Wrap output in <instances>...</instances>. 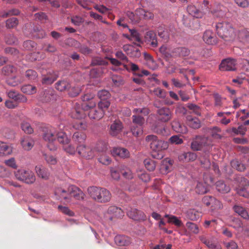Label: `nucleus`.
<instances>
[{"label":"nucleus","mask_w":249,"mask_h":249,"mask_svg":"<svg viewBox=\"0 0 249 249\" xmlns=\"http://www.w3.org/2000/svg\"><path fill=\"white\" fill-rule=\"evenodd\" d=\"M15 176L17 179L27 184H32L36 180L34 174L30 170L19 169L15 172Z\"/></svg>","instance_id":"nucleus-6"},{"label":"nucleus","mask_w":249,"mask_h":249,"mask_svg":"<svg viewBox=\"0 0 249 249\" xmlns=\"http://www.w3.org/2000/svg\"><path fill=\"white\" fill-rule=\"evenodd\" d=\"M204 243L209 249H222L220 244H214L212 241H205Z\"/></svg>","instance_id":"nucleus-64"},{"label":"nucleus","mask_w":249,"mask_h":249,"mask_svg":"<svg viewBox=\"0 0 249 249\" xmlns=\"http://www.w3.org/2000/svg\"><path fill=\"white\" fill-rule=\"evenodd\" d=\"M175 56H187L190 54V51L185 47H178L174 49L172 51Z\"/></svg>","instance_id":"nucleus-34"},{"label":"nucleus","mask_w":249,"mask_h":249,"mask_svg":"<svg viewBox=\"0 0 249 249\" xmlns=\"http://www.w3.org/2000/svg\"><path fill=\"white\" fill-rule=\"evenodd\" d=\"M110 105V103L107 100H101L98 104V108L103 111L105 113V111L108 109Z\"/></svg>","instance_id":"nucleus-53"},{"label":"nucleus","mask_w":249,"mask_h":249,"mask_svg":"<svg viewBox=\"0 0 249 249\" xmlns=\"http://www.w3.org/2000/svg\"><path fill=\"white\" fill-rule=\"evenodd\" d=\"M89 109L90 111L89 113V116L91 119L99 120L102 119L105 115L104 111L102 110H100L98 108H95L92 107Z\"/></svg>","instance_id":"nucleus-24"},{"label":"nucleus","mask_w":249,"mask_h":249,"mask_svg":"<svg viewBox=\"0 0 249 249\" xmlns=\"http://www.w3.org/2000/svg\"><path fill=\"white\" fill-rule=\"evenodd\" d=\"M133 113L136 115H140L142 114L143 116H147L150 113V110L147 107L137 108L133 110Z\"/></svg>","instance_id":"nucleus-55"},{"label":"nucleus","mask_w":249,"mask_h":249,"mask_svg":"<svg viewBox=\"0 0 249 249\" xmlns=\"http://www.w3.org/2000/svg\"><path fill=\"white\" fill-rule=\"evenodd\" d=\"M55 88L61 92L68 90L70 88V84L66 80H60L55 83Z\"/></svg>","instance_id":"nucleus-33"},{"label":"nucleus","mask_w":249,"mask_h":249,"mask_svg":"<svg viewBox=\"0 0 249 249\" xmlns=\"http://www.w3.org/2000/svg\"><path fill=\"white\" fill-rule=\"evenodd\" d=\"M132 119L133 123L137 124L139 126L142 127L145 122L144 117L141 115H134L132 116Z\"/></svg>","instance_id":"nucleus-47"},{"label":"nucleus","mask_w":249,"mask_h":249,"mask_svg":"<svg viewBox=\"0 0 249 249\" xmlns=\"http://www.w3.org/2000/svg\"><path fill=\"white\" fill-rule=\"evenodd\" d=\"M22 129L26 133L31 134L34 130L30 124L27 122H23L21 124Z\"/></svg>","instance_id":"nucleus-62"},{"label":"nucleus","mask_w":249,"mask_h":249,"mask_svg":"<svg viewBox=\"0 0 249 249\" xmlns=\"http://www.w3.org/2000/svg\"><path fill=\"white\" fill-rule=\"evenodd\" d=\"M186 124L190 127L197 129L201 126V121L197 117L191 115L186 116Z\"/></svg>","instance_id":"nucleus-19"},{"label":"nucleus","mask_w":249,"mask_h":249,"mask_svg":"<svg viewBox=\"0 0 249 249\" xmlns=\"http://www.w3.org/2000/svg\"><path fill=\"white\" fill-rule=\"evenodd\" d=\"M123 128L122 123L118 120L115 121L110 125L109 133L113 136H117Z\"/></svg>","instance_id":"nucleus-20"},{"label":"nucleus","mask_w":249,"mask_h":249,"mask_svg":"<svg viewBox=\"0 0 249 249\" xmlns=\"http://www.w3.org/2000/svg\"><path fill=\"white\" fill-rule=\"evenodd\" d=\"M237 180L239 183L238 185L240 187H244V189H248L249 186V181L248 179L243 177H238Z\"/></svg>","instance_id":"nucleus-54"},{"label":"nucleus","mask_w":249,"mask_h":249,"mask_svg":"<svg viewBox=\"0 0 249 249\" xmlns=\"http://www.w3.org/2000/svg\"><path fill=\"white\" fill-rule=\"evenodd\" d=\"M18 24V20L16 18H12L6 21V27L8 29L16 28Z\"/></svg>","instance_id":"nucleus-48"},{"label":"nucleus","mask_w":249,"mask_h":249,"mask_svg":"<svg viewBox=\"0 0 249 249\" xmlns=\"http://www.w3.org/2000/svg\"><path fill=\"white\" fill-rule=\"evenodd\" d=\"M145 41L154 48L158 47V43L156 33L153 31H149L145 33Z\"/></svg>","instance_id":"nucleus-15"},{"label":"nucleus","mask_w":249,"mask_h":249,"mask_svg":"<svg viewBox=\"0 0 249 249\" xmlns=\"http://www.w3.org/2000/svg\"><path fill=\"white\" fill-rule=\"evenodd\" d=\"M237 62L235 59L227 58L222 60L219 66L221 71H234L236 70Z\"/></svg>","instance_id":"nucleus-11"},{"label":"nucleus","mask_w":249,"mask_h":249,"mask_svg":"<svg viewBox=\"0 0 249 249\" xmlns=\"http://www.w3.org/2000/svg\"><path fill=\"white\" fill-rule=\"evenodd\" d=\"M88 193L94 200L99 203H107L111 198L110 192L105 188L90 186L88 188Z\"/></svg>","instance_id":"nucleus-3"},{"label":"nucleus","mask_w":249,"mask_h":249,"mask_svg":"<svg viewBox=\"0 0 249 249\" xmlns=\"http://www.w3.org/2000/svg\"><path fill=\"white\" fill-rule=\"evenodd\" d=\"M129 32L131 36L130 40H134L140 43H142L140 35L137 30L135 29H129Z\"/></svg>","instance_id":"nucleus-52"},{"label":"nucleus","mask_w":249,"mask_h":249,"mask_svg":"<svg viewBox=\"0 0 249 249\" xmlns=\"http://www.w3.org/2000/svg\"><path fill=\"white\" fill-rule=\"evenodd\" d=\"M231 166L236 169L237 170L242 171L245 169L244 164L240 163L238 160H233L231 161Z\"/></svg>","instance_id":"nucleus-61"},{"label":"nucleus","mask_w":249,"mask_h":249,"mask_svg":"<svg viewBox=\"0 0 249 249\" xmlns=\"http://www.w3.org/2000/svg\"><path fill=\"white\" fill-rule=\"evenodd\" d=\"M69 192L71 195V198L73 197L77 200H83L85 198V195L83 192L75 185H71L69 187Z\"/></svg>","instance_id":"nucleus-14"},{"label":"nucleus","mask_w":249,"mask_h":249,"mask_svg":"<svg viewBox=\"0 0 249 249\" xmlns=\"http://www.w3.org/2000/svg\"><path fill=\"white\" fill-rule=\"evenodd\" d=\"M145 141L149 144L152 150L151 154L154 159H161L163 157L162 151L167 149L169 146L167 142L160 140L154 135H147L145 137Z\"/></svg>","instance_id":"nucleus-1"},{"label":"nucleus","mask_w":249,"mask_h":249,"mask_svg":"<svg viewBox=\"0 0 249 249\" xmlns=\"http://www.w3.org/2000/svg\"><path fill=\"white\" fill-rule=\"evenodd\" d=\"M34 141L30 137H24L21 141L22 148L27 151L31 150L34 145Z\"/></svg>","instance_id":"nucleus-28"},{"label":"nucleus","mask_w":249,"mask_h":249,"mask_svg":"<svg viewBox=\"0 0 249 249\" xmlns=\"http://www.w3.org/2000/svg\"><path fill=\"white\" fill-rule=\"evenodd\" d=\"M145 168L149 171H153L156 168V162L150 159H146L143 161Z\"/></svg>","instance_id":"nucleus-46"},{"label":"nucleus","mask_w":249,"mask_h":249,"mask_svg":"<svg viewBox=\"0 0 249 249\" xmlns=\"http://www.w3.org/2000/svg\"><path fill=\"white\" fill-rule=\"evenodd\" d=\"M108 212L113 214L114 217L121 218L124 216L123 211L119 208L115 206L109 207Z\"/></svg>","instance_id":"nucleus-36"},{"label":"nucleus","mask_w":249,"mask_h":249,"mask_svg":"<svg viewBox=\"0 0 249 249\" xmlns=\"http://www.w3.org/2000/svg\"><path fill=\"white\" fill-rule=\"evenodd\" d=\"M127 215L130 218L136 221H144L146 219L144 213L135 208H130L127 212Z\"/></svg>","instance_id":"nucleus-10"},{"label":"nucleus","mask_w":249,"mask_h":249,"mask_svg":"<svg viewBox=\"0 0 249 249\" xmlns=\"http://www.w3.org/2000/svg\"><path fill=\"white\" fill-rule=\"evenodd\" d=\"M238 37L243 40H247L249 37V31L247 29H242L238 32Z\"/></svg>","instance_id":"nucleus-63"},{"label":"nucleus","mask_w":249,"mask_h":249,"mask_svg":"<svg viewBox=\"0 0 249 249\" xmlns=\"http://www.w3.org/2000/svg\"><path fill=\"white\" fill-rule=\"evenodd\" d=\"M215 27L218 36L225 41H231L236 36L235 29L230 22L226 21L219 22L216 24Z\"/></svg>","instance_id":"nucleus-2"},{"label":"nucleus","mask_w":249,"mask_h":249,"mask_svg":"<svg viewBox=\"0 0 249 249\" xmlns=\"http://www.w3.org/2000/svg\"><path fill=\"white\" fill-rule=\"evenodd\" d=\"M94 95L91 93L85 94L81 97L82 101L83 103L82 106L85 107V108L94 107L96 106V102L94 101Z\"/></svg>","instance_id":"nucleus-13"},{"label":"nucleus","mask_w":249,"mask_h":249,"mask_svg":"<svg viewBox=\"0 0 249 249\" xmlns=\"http://www.w3.org/2000/svg\"><path fill=\"white\" fill-rule=\"evenodd\" d=\"M228 221L231 226L235 229H239L242 228L243 223L241 220L239 218L231 216L228 218Z\"/></svg>","instance_id":"nucleus-35"},{"label":"nucleus","mask_w":249,"mask_h":249,"mask_svg":"<svg viewBox=\"0 0 249 249\" xmlns=\"http://www.w3.org/2000/svg\"><path fill=\"white\" fill-rule=\"evenodd\" d=\"M172 126L174 131L177 133L186 134L188 132L187 127L182 124L178 121H174L172 123Z\"/></svg>","instance_id":"nucleus-29"},{"label":"nucleus","mask_w":249,"mask_h":249,"mask_svg":"<svg viewBox=\"0 0 249 249\" xmlns=\"http://www.w3.org/2000/svg\"><path fill=\"white\" fill-rule=\"evenodd\" d=\"M87 139V135L83 132L77 131L74 133L72 137V141L77 144V145L84 144Z\"/></svg>","instance_id":"nucleus-22"},{"label":"nucleus","mask_w":249,"mask_h":249,"mask_svg":"<svg viewBox=\"0 0 249 249\" xmlns=\"http://www.w3.org/2000/svg\"><path fill=\"white\" fill-rule=\"evenodd\" d=\"M203 40L208 44H215L217 41L214 34L211 30H207L204 33Z\"/></svg>","instance_id":"nucleus-21"},{"label":"nucleus","mask_w":249,"mask_h":249,"mask_svg":"<svg viewBox=\"0 0 249 249\" xmlns=\"http://www.w3.org/2000/svg\"><path fill=\"white\" fill-rule=\"evenodd\" d=\"M68 94L70 96L74 97L78 95L81 91V89L78 86L71 87L68 89Z\"/></svg>","instance_id":"nucleus-49"},{"label":"nucleus","mask_w":249,"mask_h":249,"mask_svg":"<svg viewBox=\"0 0 249 249\" xmlns=\"http://www.w3.org/2000/svg\"><path fill=\"white\" fill-rule=\"evenodd\" d=\"M57 132L52 127H45L43 129V139L47 142V147L51 151H55L57 149Z\"/></svg>","instance_id":"nucleus-5"},{"label":"nucleus","mask_w":249,"mask_h":249,"mask_svg":"<svg viewBox=\"0 0 249 249\" xmlns=\"http://www.w3.org/2000/svg\"><path fill=\"white\" fill-rule=\"evenodd\" d=\"M114 241L117 246L120 247L127 246L131 243V238L124 235L116 236L114 238Z\"/></svg>","instance_id":"nucleus-17"},{"label":"nucleus","mask_w":249,"mask_h":249,"mask_svg":"<svg viewBox=\"0 0 249 249\" xmlns=\"http://www.w3.org/2000/svg\"><path fill=\"white\" fill-rule=\"evenodd\" d=\"M197 158V155L192 152H183L178 156V160L181 162H192Z\"/></svg>","instance_id":"nucleus-16"},{"label":"nucleus","mask_w":249,"mask_h":249,"mask_svg":"<svg viewBox=\"0 0 249 249\" xmlns=\"http://www.w3.org/2000/svg\"><path fill=\"white\" fill-rule=\"evenodd\" d=\"M36 173L37 176L44 179L47 180L50 177V172L48 169L41 165L36 166Z\"/></svg>","instance_id":"nucleus-23"},{"label":"nucleus","mask_w":249,"mask_h":249,"mask_svg":"<svg viewBox=\"0 0 249 249\" xmlns=\"http://www.w3.org/2000/svg\"><path fill=\"white\" fill-rule=\"evenodd\" d=\"M164 217L168 218L167 222L172 223L175 226L180 227L183 226V223L177 216L173 215L165 214Z\"/></svg>","instance_id":"nucleus-38"},{"label":"nucleus","mask_w":249,"mask_h":249,"mask_svg":"<svg viewBox=\"0 0 249 249\" xmlns=\"http://www.w3.org/2000/svg\"><path fill=\"white\" fill-rule=\"evenodd\" d=\"M169 142L171 144H181L183 143V140L178 135H174L169 139Z\"/></svg>","instance_id":"nucleus-58"},{"label":"nucleus","mask_w":249,"mask_h":249,"mask_svg":"<svg viewBox=\"0 0 249 249\" xmlns=\"http://www.w3.org/2000/svg\"><path fill=\"white\" fill-rule=\"evenodd\" d=\"M186 107L196 114L201 116V109L198 106L192 103H188Z\"/></svg>","instance_id":"nucleus-56"},{"label":"nucleus","mask_w":249,"mask_h":249,"mask_svg":"<svg viewBox=\"0 0 249 249\" xmlns=\"http://www.w3.org/2000/svg\"><path fill=\"white\" fill-rule=\"evenodd\" d=\"M228 10V8L225 7L222 4H219L217 5L216 9L211 11V13L215 17H223Z\"/></svg>","instance_id":"nucleus-30"},{"label":"nucleus","mask_w":249,"mask_h":249,"mask_svg":"<svg viewBox=\"0 0 249 249\" xmlns=\"http://www.w3.org/2000/svg\"><path fill=\"white\" fill-rule=\"evenodd\" d=\"M57 79V76L51 73L43 76L42 79V83L43 84L50 85L52 84Z\"/></svg>","instance_id":"nucleus-37"},{"label":"nucleus","mask_w":249,"mask_h":249,"mask_svg":"<svg viewBox=\"0 0 249 249\" xmlns=\"http://www.w3.org/2000/svg\"><path fill=\"white\" fill-rule=\"evenodd\" d=\"M187 11L189 14L196 18H201V12L194 5H190L187 7Z\"/></svg>","instance_id":"nucleus-45"},{"label":"nucleus","mask_w":249,"mask_h":249,"mask_svg":"<svg viewBox=\"0 0 249 249\" xmlns=\"http://www.w3.org/2000/svg\"><path fill=\"white\" fill-rule=\"evenodd\" d=\"M56 140L62 144H68L70 142V139H68L67 135L63 132H57Z\"/></svg>","instance_id":"nucleus-41"},{"label":"nucleus","mask_w":249,"mask_h":249,"mask_svg":"<svg viewBox=\"0 0 249 249\" xmlns=\"http://www.w3.org/2000/svg\"><path fill=\"white\" fill-rule=\"evenodd\" d=\"M126 16L131 22L134 24L138 23L143 19H151L154 18L152 13L142 8H137L134 12L127 11Z\"/></svg>","instance_id":"nucleus-4"},{"label":"nucleus","mask_w":249,"mask_h":249,"mask_svg":"<svg viewBox=\"0 0 249 249\" xmlns=\"http://www.w3.org/2000/svg\"><path fill=\"white\" fill-rule=\"evenodd\" d=\"M101 100H107L110 97V94L106 90H101L98 92L97 94Z\"/></svg>","instance_id":"nucleus-60"},{"label":"nucleus","mask_w":249,"mask_h":249,"mask_svg":"<svg viewBox=\"0 0 249 249\" xmlns=\"http://www.w3.org/2000/svg\"><path fill=\"white\" fill-rule=\"evenodd\" d=\"M22 46L25 50L33 51L36 48V44L34 41L27 40L23 42Z\"/></svg>","instance_id":"nucleus-43"},{"label":"nucleus","mask_w":249,"mask_h":249,"mask_svg":"<svg viewBox=\"0 0 249 249\" xmlns=\"http://www.w3.org/2000/svg\"><path fill=\"white\" fill-rule=\"evenodd\" d=\"M157 115L159 121L166 123L171 119L172 113L169 108L163 107L157 110Z\"/></svg>","instance_id":"nucleus-9"},{"label":"nucleus","mask_w":249,"mask_h":249,"mask_svg":"<svg viewBox=\"0 0 249 249\" xmlns=\"http://www.w3.org/2000/svg\"><path fill=\"white\" fill-rule=\"evenodd\" d=\"M21 90L24 93L27 94H33L36 92V89L35 86L31 85H26L21 88Z\"/></svg>","instance_id":"nucleus-44"},{"label":"nucleus","mask_w":249,"mask_h":249,"mask_svg":"<svg viewBox=\"0 0 249 249\" xmlns=\"http://www.w3.org/2000/svg\"><path fill=\"white\" fill-rule=\"evenodd\" d=\"M205 131L207 132L208 134L214 138L219 139L221 138V135L218 133L220 131V129L218 127H213L205 129Z\"/></svg>","instance_id":"nucleus-42"},{"label":"nucleus","mask_w":249,"mask_h":249,"mask_svg":"<svg viewBox=\"0 0 249 249\" xmlns=\"http://www.w3.org/2000/svg\"><path fill=\"white\" fill-rule=\"evenodd\" d=\"M86 110L87 109L85 108V107H81L79 104H76L71 111V117L76 119H84L86 116L85 112Z\"/></svg>","instance_id":"nucleus-12"},{"label":"nucleus","mask_w":249,"mask_h":249,"mask_svg":"<svg viewBox=\"0 0 249 249\" xmlns=\"http://www.w3.org/2000/svg\"><path fill=\"white\" fill-rule=\"evenodd\" d=\"M232 209L235 213L241 216L244 219H249V214L247 210L240 204H235L233 205Z\"/></svg>","instance_id":"nucleus-18"},{"label":"nucleus","mask_w":249,"mask_h":249,"mask_svg":"<svg viewBox=\"0 0 249 249\" xmlns=\"http://www.w3.org/2000/svg\"><path fill=\"white\" fill-rule=\"evenodd\" d=\"M55 194L59 196V197L63 199L66 202H70L71 201V195L69 192V187L67 190H65L61 188H58L55 190Z\"/></svg>","instance_id":"nucleus-25"},{"label":"nucleus","mask_w":249,"mask_h":249,"mask_svg":"<svg viewBox=\"0 0 249 249\" xmlns=\"http://www.w3.org/2000/svg\"><path fill=\"white\" fill-rule=\"evenodd\" d=\"M144 58L145 60V65L149 68L152 70H155L157 68V64L150 54L147 53H144Z\"/></svg>","instance_id":"nucleus-31"},{"label":"nucleus","mask_w":249,"mask_h":249,"mask_svg":"<svg viewBox=\"0 0 249 249\" xmlns=\"http://www.w3.org/2000/svg\"><path fill=\"white\" fill-rule=\"evenodd\" d=\"M216 189L222 193H227L231 190L229 185L225 184L223 181L219 180L216 183Z\"/></svg>","instance_id":"nucleus-39"},{"label":"nucleus","mask_w":249,"mask_h":249,"mask_svg":"<svg viewBox=\"0 0 249 249\" xmlns=\"http://www.w3.org/2000/svg\"><path fill=\"white\" fill-rule=\"evenodd\" d=\"M76 150L78 154L83 158L89 159L94 157V153L92 149L85 144L77 145Z\"/></svg>","instance_id":"nucleus-8"},{"label":"nucleus","mask_w":249,"mask_h":249,"mask_svg":"<svg viewBox=\"0 0 249 249\" xmlns=\"http://www.w3.org/2000/svg\"><path fill=\"white\" fill-rule=\"evenodd\" d=\"M247 130L246 127H245L244 123L243 124L240 125L237 128L236 127H232L231 131L236 134H240L241 135L244 136L245 135L246 132Z\"/></svg>","instance_id":"nucleus-51"},{"label":"nucleus","mask_w":249,"mask_h":249,"mask_svg":"<svg viewBox=\"0 0 249 249\" xmlns=\"http://www.w3.org/2000/svg\"><path fill=\"white\" fill-rule=\"evenodd\" d=\"M12 152V148L6 143L0 141V156L9 155Z\"/></svg>","instance_id":"nucleus-32"},{"label":"nucleus","mask_w":249,"mask_h":249,"mask_svg":"<svg viewBox=\"0 0 249 249\" xmlns=\"http://www.w3.org/2000/svg\"><path fill=\"white\" fill-rule=\"evenodd\" d=\"M202 147V137L196 136L192 140L191 148L193 151L201 150Z\"/></svg>","instance_id":"nucleus-26"},{"label":"nucleus","mask_w":249,"mask_h":249,"mask_svg":"<svg viewBox=\"0 0 249 249\" xmlns=\"http://www.w3.org/2000/svg\"><path fill=\"white\" fill-rule=\"evenodd\" d=\"M58 209L60 212L67 215L73 216L74 215V213L67 207L59 205Z\"/></svg>","instance_id":"nucleus-57"},{"label":"nucleus","mask_w":249,"mask_h":249,"mask_svg":"<svg viewBox=\"0 0 249 249\" xmlns=\"http://www.w3.org/2000/svg\"><path fill=\"white\" fill-rule=\"evenodd\" d=\"M87 126V123L84 120L78 121L74 124V127L76 129L86 130Z\"/></svg>","instance_id":"nucleus-59"},{"label":"nucleus","mask_w":249,"mask_h":249,"mask_svg":"<svg viewBox=\"0 0 249 249\" xmlns=\"http://www.w3.org/2000/svg\"><path fill=\"white\" fill-rule=\"evenodd\" d=\"M203 204L209 207L212 212L223 208V205L220 201L215 199V197L209 196L203 197Z\"/></svg>","instance_id":"nucleus-7"},{"label":"nucleus","mask_w":249,"mask_h":249,"mask_svg":"<svg viewBox=\"0 0 249 249\" xmlns=\"http://www.w3.org/2000/svg\"><path fill=\"white\" fill-rule=\"evenodd\" d=\"M111 153L113 156H118L122 158H127L129 155V152L126 149L121 147L114 148Z\"/></svg>","instance_id":"nucleus-27"},{"label":"nucleus","mask_w":249,"mask_h":249,"mask_svg":"<svg viewBox=\"0 0 249 249\" xmlns=\"http://www.w3.org/2000/svg\"><path fill=\"white\" fill-rule=\"evenodd\" d=\"M17 68L13 65H7L3 67L1 70L3 74L6 76H10L17 72Z\"/></svg>","instance_id":"nucleus-40"},{"label":"nucleus","mask_w":249,"mask_h":249,"mask_svg":"<svg viewBox=\"0 0 249 249\" xmlns=\"http://www.w3.org/2000/svg\"><path fill=\"white\" fill-rule=\"evenodd\" d=\"M6 83L10 86L16 87L19 85L21 81L17 76H13L8 78L6 81Z\"/></svg>","instance_id":"nucleus-50"}]
</instances>
